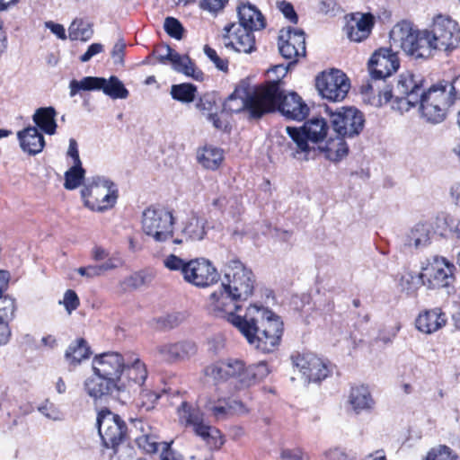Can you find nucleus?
<instances>
[{
	"instance_id": "1",
	"label": "nucleus",
	"mask_w": 460,
	"mask_h": 460,
	"mask_svg": "<svg viewBox=\"0 0 460 460\" xmlns=\"http://www.w3.org/2000/svg\"><path fill=\"white\" fill-rule=\"evenodd\" d=\"M231 291L221 288L209 296V311L235 327L248 343L262 353L275 351L283 334V322L271 310L256 305H250L244 315L237 314L241 300L233 297Z\"/></svg>"
},
{
	"instance_id": "2",
	"label": "nucleus",
	"mask_w": 460,
	"mask_h": 460,
	"mask_svg": "<svg viewBox=\"0 0 460 460\" xmlns=\"http://www.w3.org/2000/svg\"><path fill=\"white\" fill-rule=\"evenodd\" d=\"M425 79L411 71L400 75L394 104L400 113L419 105L420 115L426 121L437 124L444 120L446 111L455 100L460 99V75L451 82L440 81L425 87Z\"/></svg>"
},
{
	"instance_id": "3",
	"label": "nucleus",
	"mask_w": 460,
	"mask_h": 460,
	"mask_svg": "<svg viewBox=\"0 0 460 460\" xmlns=\"http://www.w3.org/2000/svg\"><path fill=\"white\" fill-rule=\"evenodd\" d=\"M125 367V359L119 352L108 351L96 355L92 362L93 376L85 379L84 388L95 402L115 399L119 383Z\"/></svg>"
},
{
	"instance_id": "4",
	"label": "nucleus",
	"mask_w": 460,
	"mask_h": 460,
	"mask_svg": "<svg viewBox=\"0 0 460 460\" xmlns=\"http://www.w3.org/2000/svg\"><path fill=\"white\" fill-rule=\"evenodd\" d=\"M325 111L330 116V124L337 134L335 139H329L323 147H319L324 152L325 157L332 162H339L349 153L346 137L352 138L358 136L365 126V116L356 107L343 106L332 111L328 106Z\"/></svg>"
},
{
	"instance_id": "5",
	"label": "nucleus",
	"mask_w": 460,
	"mask_h": 460,
	"mask_svg": "<svg viewBox=\"0 0 460 460\" xmlns=\"http://www.w3.org/2000/svg\"><path fill=\"white\" fill-rule=\"evenodd\" d=\"M399 66V58L391 49L381 48L376 50L368 61L371 79L361 85V92L366 94L376 93L379 105L392 102L393 110L398 111L394 107L396 101V87L388 84L386 79L396 72Z\"/></svg>"
},
{
	"instance_id": "6",
	"label": "nucleus",
	"mask_w": 460,
	"mask_h": 460,
	"mask_svg": "<svg viewBox=\"0 0 460 460\" xmlns=\"http://www.w3.org/2000/svg\"><path fill=\"white\" fill-rule=\"evenodd\" d=\"M269 372L268 366L264 362L246 367L244 362L238 358L219 360L205 369L206 375L217 381L235 380L237 389H244L255 385L265 378Z\"/></svg>"
},
{
	"instance_id": "7",
	"label": "nucleus",
	"mask_w": 460,
	"mask_h": 460,
	"mask_svg": "<svg viewBox=\"0 0 460 460\" xmlns=\"http://www.w3.org/2000/svg\"><path fill=\"white\" fill-rule=\"evenodd\" d=\"M392 45L398 46L409 57L417 61L432 58L437 48L433 44L428 30L414 29L411 22L402 21L390 31Z\"/></svg>"
},
{
	"instance_id": "8",
	"label": "nucleus",
	"mask_w": 460,
	"mask_h": 460,
	"mask_svg": "<svg viewBox=\"0 0 460 460\" xmlns=\"http://www.w3.org/2000/svg\"><path fill=\"white\" fill-rule=\"evenodd\" d=\"M262 109L265 114L279 111L288 119L302 121L309 114V107L295 92L285 94L279 80L262 85Z\"/></svg>"
},
{
	"instance_id": "9",
	"label": "nucleus",
	"mask_w": 460,
	"mask_h": 460,
	"mask_svg": "<svg viewBox=\"0 0 460 460\" xmlns=\"http://www.w3.org/2000/svg\"><path fill=\"white\" fill-rule=\"evenodd\" d=\"M262 102V85L252 89L242 81L224 102L223 110L230 113L246 111L249 119H260L265 115Z\"/></svg>"
},
{
	"instance_id": "10",
	"label": "nucleus",
	"mask_w": 460,
	"mask_h": 460,
	"mask_svg": "<svg viewBox=\"0 0 460 460\" xmlns=\"http://www.w3.org/2000/svg\"><path fill=\"white\" fill-rule=\"evenodd\" d=\"M81 196L85 207L93 211H103L116 203L118 190L111 180L97 175L87 179Z\"/></svg>"
},
{
	"instance_id": "11",
	"label": "nucleus",
	"mask_w": 460,
	"mask_h": 460,
	"mask_svg": "<svg viewBox=\"0 0 460 460\" xmlns=\"http://www.w3.org/2000/svg\"><path fill=\"white\" fill-rule=\"evenodd\" d=\"M222 287L242 301H246L253 293L255 277L239 259H230L225 266Z\"/></svg>"
},
{
	"instance_id": "12",
	"label": "nucleus",
	"mask_w": 460,
	"mask_h": 460,
	"mask_svg": "<svg viewBox=\"0 0 460 460\" xmlns=\"http://www.w3.org/2000/svg\"><path fill=\"white\" fill-rule=\"evenodd\" d=\"M96 426L102 446L106 448L124 443L132 432L125 420L108 408H102L98 411Z\"/></svg>"
},
{
	"instance_id": "13",
	"label": "nucleus",
	"mask_w": 460,
	"mask_h": 460,
	"mask_svg": "<svg viewBox=\"0 0 460 460\" xmlns=\"http://www.w3.org/2000/svg\"><path fill=\"white\" fill-rule=\"evenodd\" d=\"M174 217L165 208H148L143 212V232L155 242L164 243L173 236Z\"/></svg>"
},
{
	"instance_id": "14",
	"label": "nucleus",
	"mask_w": 460,
	"mask_h": 460,
	"mask_svg": "<svg viewBox=\"0 0 460 460\" xmlns=\"http://www.w3.org/2000/svg\"><path fill=\"white\" fill-rule=\"evenodd\" d=\"M455 265L444 257L434 256L428 264L422 268L420 278L430 289L449 288L453 287L455 278Z\"/></svg>"
},
{
	"instance_id": "15",
	"label": "nucleus",
	"mask_w": 460,
	"mask_h": 460,
	"mask_svg": "<svg viewBox=\"0 0 460 460\" xmlns=\"http://www.w3.org/2000/svg\"><path fill=\"white\" fill-rule=\"evenodd\" d=\"M315 87L319 94L330 102H341L345 99L350 82L348 76L339 69L323 71L315 78Z\"/></svg>"
},
{
	"instance_id": "16",
	"label": "nucleus",
	"mask_w": 460,
	"mask_h": 460,
	"mask_svg": "<svg viewBox=\"0 0 460 460\" xmlns=\"http://www.w3.org/2000/svg\"><path fill=\"white\" fill-rule=\"evenodd\" d=\"M429 33L435 48L439 51H449L456 48L460 41V30L456 21L441 14L433 19Z\"/></svg>"
},
{
	"instance_id": "17",
	"label": "nucleus",
	"mask_w": 460,
	"mask_h": 460,
	"mask_svg": "<svg viewBox=\"0 0 460 460\" xmlns=\"http://www.w3.org/2000/svg\"><path fill=\"white\" fill-rule=\"evenodd\" d=\"M147 377L146 365L139 358H135L132 362H126L123 369L119 388L117 389L115 400L125 403L130 399L131 394L141 388Z\"/></svg>"
},
{
	"instance_id": "18",
	"label": "nucleus",
	"mask_w": 460,
	"mask_h": 460,
	"mask_svg": "<svg viewBox=\"0 0 460 460\" xmlns=\"http://www.w3.org/2000/svg\"><path fill=\"white\" fill-rule=\"evenodd\" d=\"M278 45L280 55L290 59L288 66H293L296 64L298 57L305 56V32L293 27L283 29L279 35Z\"/></svg>"
},
{
	"instance_id": "19",
	"label": "nucleus",
	"mask_w": 460,
	"mask_h": 460,
	"mask_svg": "<svg viewBox=\"0 0 460 460\" xmlns=\"http://www.w3.org/2000/svg\"><path fill=\"white\" fill-rule=\"evenodd\" d=\"M220 275L213 263L205 258L190 260L185 281L198 288H207L217 283Z\"/></svg>"
},
{
	"instance_id": "20",
	"label": "nucleus",
	"mask_w": 460,
	"mask_h": 460,
	"mask_svg": "<svg viewBox=\"0 0 460 460\" xmlns=\"http://www.w3.org/2000/svg\"><path fill=\"white\" fill-rule=\"evenodd\" d=\"M290 358L293 366L297 367L309 382H321L330 374L328 366L312 353H296L293 354Z\"/></svg>"
},
{
	"instance_id": "21",
	"label": "nucleus",
	"mask_w": 460,
	"mask_h": 460,
	"mask_svg": "<svg viewBox=\"0 0 460 460\" xmlns=\"http://www.w3.org/2000/svg\"><path fill=\"white\" fill-rule=\"evenodd\" d=\"M197 348L194 342L180 341L176 342H164L155 346L153 354L162 361L174 363L184 360L194 355Z\"/></svg>"
},
{
	"instance_id": "22",
	"label": "nucleus",
	"mask_w": 460,
	"mask_h": 460,
	"mask_svg": "<svg viewBox=\"0 0 460 460\" xmlns=\"http://www.w3.org/2000/svg\"><path fill=\"white\" fill-rule=\"evenodd\" d=\"M225 46L233 48L237 52L252 53L255 50L254 31L238 27L236 23H230L225 27Z\"/></svg>"
},
{
	"instance_id": "23",
	"label": "nucleus",
	"mask_w": 460,
	"mask_h": 460,
	"mask_svg": "<svg viewBox=\"0 0 460 460\" xmlns=\"http://www.w3.org/2000/svg\"><path fill=\"white\" fill-rule=\"evenodd\" d=\"M165 54L160 58V63L165 64L169 61L173 70L182 73L187 76H190L197 81L204 79V73L195 66L194 62L188 55H180L169 45L164 46Z\"/></svg>"
},
{
	"instance_id": "24",
	"label": "nucleus",
	"mask_w": 460,
	"mask_h": 460,
	"mask_svg": "<svg viewBox=\"0 0 460 460\" xmlns=\"http://www.w3.org/2000/svg\"><path fill=\"white\" fill-rule=\"evenodd\" d=\"M433 234L431 223L419 222L401 237V242L405 249L420 250L430 244Z\"/></svg>"
},
{
	"instance_id": "25",
	"label": "nucleus",
	"mask_w": 460,
	"mask_h": 460,
	"mask_svg": "<svg viewBox=\"0 0 460 460\" xmlns=\"http://www.w3.org/2000/svg\"><path fill=\"white\" fill-rule=\"evenodd\" d=\"M207 219L192 213L185 221L182 222L181 230V238L173 239V243L181 244L184 242L201 241L207 234Z\"/></svg>"
},
{
	"instance_id": "26",
	"label": "nucleus",
	"mask_w": 460,
	"mask_h": 460,
	"mask_svg": "<svg viewBox=\"0 0 460 460\" xmlns=\"http://www.w3.org/2000/svg\"><path fill=\"white\" fill-rule=\"evenodd\" d=\"M374 25L371 14H352L349 21L344 26L347 37L356 42H360L367 39Z\"/></svg>"
},
{
	"instance_id": "27",
	"label": "nucleus",
	"mask_w": 460,
	"mask_h": 460,
	"mask_svg": "<svg viewBox=\"0 0 460 460\" xmlns=\"http://www.w3.org/2000/svg\"><path fill=\"white\" fill-rule=\"evenodd\" d=\"M239 18L238 27L250 31H260L266 27L265 19L261 11L250 3L242 4L237 7Z\"/></svg>"
},
{
	"instance_id": "28",
	"label": "nucleus",
	"mask_w": 460,
	"mask_h": 460,
	"mask_svg": "<svg viewBox=\"0 0 460 460\" xmlns=\"http://www.w3.org/2000/svg\"><path fill=\"white\" fill-rule=\"evenodd\" d=\"M446 323V314L440 308H434L420 313L415 321V325L420 332L431 334L441 329Z\"/></svg>"
},
{
	"instance_id": "29",
	"label": "nucleus",
	"mask_w": 460,
	"mask_h": 460,
	"mask_svg": "<svg viewBox=\"0 0 460 460\" xmlns=\"http://www.w3.org/2000/svg\"><path fill=\"white\" fill-rule=\"evenodd\" d=\"M21 148L29 155H37L45 146L43 135L36 127H28L17 133Z\"/></svg>"
},
{
	"instance_id": "30",
	"label": "nucleus",
	"mask_w": 460,
	"mask_h": 460,
	"mask_svg": "<svg viewBox=\"0 0 460 460\" xmlns=\"http://www.w3.org/2000/svg\"><path fill=\"white\" fill-rule=\"evenodd\" d=\"M286 132L296 145V150L293 153V157L300 158L298 155H303L304 160H308L310 154L315 152V148L309 145V136L301 127H287Z\"/></svg>"
},
{
	"instance_id": "31",
	"label": "nucleus",
	"mask_w": 460,
	"mask_h": 460,
	"mask_svg": "<svg viewBox=\"0 0 460 460\" xmlns=\"http://www.w3.org/2000/svg\"><path fill=\"white\" fill-rule=\"evenodd\" d=\"M136 429L142 433L135 438L138 447L148 454H155L159 450L161 443L157 441V437L150 432L151 428L146 425L141 420H131Z\"/></svg>"
},
{
	"instance_id": "32",
	"label": "nucleus",
	"mask_w": 460,
	"mask_h": 460,
	"mask_svg": "<svg viewBox=\"0 0 460 460\" xmlns=\"http://www.w3.org/2000/svg\"><path fill=\"white\" fill-rule=\"evenodd\" d=\"M56 110L49 107H40L37 109L32 116V120L36 126L48 135H54L57 131Z\"/></svg>"
},
{
	"instance_id": "33",
	"label": "nucleus",
	"mask_w": 460,
	"mask_h": 460,
	"mask_svg": "<svg viewBox=\"0 0 460 460\" xmlns=\"http://www.w3.org/2000/svg\"><path fill=\"white\" fill-rule=\"evenodd\" d=\"M349 402L356 412L370 409L374 400L365 385L352 387L349 396Z\"/></svg>"
},
{
	"instance_id": "34",
	"label": "nucleus",
	"mask_w": 460,
	"mask_h": 460,
	"mask_svg": "<svg viewBox=\"0 0 460 460\" xmlns=\"http://www.w3.org/2000/svg\"><path fill=\"white\" fill-rule=\"evenodd\" d=\"M302 127L309 136L310 141L314 144L323 141L329 130L328 122L322 117H312Z\"/></svg>"
},
{
	"instance_id": "35",
	"label": "nucleus",
	"mask_w": 460,
	"mask_h": 460,
	"mask_svg": "<svg viewBox=\"0 0 460 460\" xmlns=\"http://www.w3.org/2000/svg\"><path fill=\"white\" fill-rule=\"evenodd\" d=\"M101 91L114 100L127 99L129 95V92L125 87L123 82L116 75H111L108 79L102 77Z\"/></svg>"
},
{
	"instance_id": "36",
	"label": "nucleus",
	"mask_w": 460,
	"mask_h": 460,
	"mask_svg": "<svg viewBox=\"0 0 460 460\" xmlns=\"http://www.w3.org/2000/svg\"><path fill=\"white\" fill-rule=\"evenodd\" d=\"M91 354L90 347L84 338L72 342L65 353L66 359L70 365H79L83 359L88 358Z\"/></svg>"
},
{
	"instance_id": "37",
	"label": "nucleus",
	"mask_w": 460,
	"mask_h": 460,
	"mask_svg": "<svg viewBox=\"0 0 460 460\" xmlns=\"http://www.w3.org/2000/svg\"><path fill=\"white\" fill-rule=\"evenodd\" d=\"M93 35L92 23L83 18H75L68 28V38L71 40L87 41Z\"/></svg>"
},
{
	"instance_id": "38",
	"label": "nucleus",
	"mask_w": 460,
	"mask_h": 460,
	"mask_svg": "<svg viewBox=\"0 0 460 460\" xmlns=\"http://www.w3.org/2000/svg\"><path fill=\"white\" fill-rule=\"evenodd\" d=\"M198 161L207 169L216 170L223 161L222 150L217 147H204L198 155Z\"/></svg>"
},
{
	"instance_id": "39",
	"label": "nucleus",
	"mask_w": 460,
	"mask_h": 460,
	"mask_svg": "<svg viewBox=\"0 0 460 460\" xmlns=\"http://www.w3.org/2000/svg\"><path fill=\"white\" fill-rule=\"evenodd\" d=\"M197 87L190 83L173 84L171 87V95L175 101L190 103L196 99Z\"/></svg>"
},
{
	"instance_id": "40",
	"label": "nucleus",
	"mask_w": 460,
	"mask_h": 460,
	"mask_svg": "<svg viewBox=\"0 0 460 460\" xmlns=\"http://www.w3.org/2000/svg\"><path fill=\"white\" fill-rule=\"evenodd\" d=\"M102 77L85 76L81 80L73 79L69 83L70 96L74 97L80 91H101Z\"/></svg>"
},
{
	"instance_id": "41",
	"label": "nucleus",
	"mask_w": 460,
	"mask_h": 460,
	"mask_svg": "<svg viewBox=\"0 0 460 460\" xmlns=\"http://www.w3.org/2000/svg\"><path fill=\"white\" fill-rule=\"evenodd\" d=\"M178 414L180 420L186 425L194 427L203 421L202 412L199 409L193 408L187 402H181L178 408Z\"/></svg>"
},
{
	"instance_id": "42",
	"label": "nucleus",
	"mask_w": 460,
	"mask_h": 460,
	"mask_svg": "<svg viewBox=\"0 0 460 460\" xmlns=\"http://www.w3.org/2000/svg\"><path fill=\"white\" fill-rule=\"evenodd\" d=\"M84 175L85 170L82 164H74L65 172V189L71 190L79 187L84 179Z\"/></svg>"
},
{
	"instance_id": "43",
	"label": "nucleus",
	"mask_w": 460,
	"mask_h": 460,
	"mask_svg": "<svg viewBox=\"0 0 460 460\" xmlns=\"http://www.w3.org/2000/svg\"><path fill=\"white\" fill-rule=\"evenodd\" d=\"M194 432L196 435L202 438L208 443H210V440H213V444L215 447H220L223 445V440L221 439L220 430L212 428L209 425H206L202 422L193 427Z\"/></svg>"
},
{
	"instance_id": "44",
	"label": "nucleus",
	"mask_w": 460,
	"mask_h": 460,
	"mask_svg": "<svg viewBox=\"0 0 460 460\" xmlns=\"http://www.w3.org/2000/svg\"><path fill=\"white\" fill-rule=\"evenodd\" d=\"M196 108L206 118L212 116L213 113L218 111L217 95L214 93H204L198 99L196 102Z\"/></svg>"
},
{
	"instance_id": "45",
	"label": "nucleus",
	"mask_w": 460,
	"mask_h": 460,
	"mask_svg": "<svg viewBox=\"0 0 460 460\" xmlns=\"http://www.w3.org/2000/svg\"><path fill=\"white\" fill-rule=\"evenodd\" d=\"M154 275L146 270H139L132 273L128 277L124 283L125 285L132 289H137L145 285L152 282Z\"/></svg>"
},
{
	"instance_id": "46",
	"label": "nucleus",
	"mask_w": 460,
	"mask_h": 460,
	"mask_svg": "<svg viewBox=\"0 0 460 460\" xmlns=\"http://www.w3.org/2000/svg\"><path fill=\"white\" fill-rule=\"evenodd\" d=\"M425 460H458V456L449 447L439 445L428 452Z\"/></svg>"
},
{
	"instance_id": "47",
	"label": "nucleus",
	"mask_w": 460,
	"mask_h": 460,
	"mask_svg": "<svg viewBox=\"0 0 460 460\" xmlns=\"http://www.w3.org/2000/svg\"><path fill=\"white\" fill-rule=\"evenodd\" d=\"M164 264L170 270L180 271L185 279L190 269V260L185 261L174 254H170L164 259Z\"/></svg>"
},
{
	"instance_id": "48",
	"label": "nucleus",
	"mask_w": 460,
	"mask_h": 460,
	"mask_svg": "<svg viewBox=\"0 0 460 460\" xmlns=\"http://www.w3.org/2000/svg\"><path fill=\"white\" fill-rule=\"evenodd\" d=\"M15 301L10 296L0 297V320L10 323L14 318Z\"/></svg>"
},
{
	"instance_id": "49",
	"label": "nucleus",
	"mask_w": 460,
	"mask_h": 460,
	"mask_svg": "<svg viewBox=\"0 0 460 460\" xmlns=\"http://www.w3.org/2000/svg\"><path fill=\"white\" fill-rule=\"evenodd\" d=\"M165 32L175 40H181L185 31L181 22L174 17H166L164 23Z\"/></svg>"
},
{
	"instance_id": "50",
	"label": "nucleus",
	"mask_w": 460,
	"mask_h": 460,
	"mask_svg": "<svg viewBox=\"0 0 460 460\" xmlns=\"http://www.w3.org/2000/svg\"><path fill=\"white\" fill-rule=\"evenodd\" d=\"M182 321L179 313L166 314L157 319L158 327L162 330H171L177 327Z\"/></svg>"
},
{
	"instance_id": "51",
	"label": "nucleus",
	"mask_w": 460,
	"mask_h": 460,
	"mask_svg": "<svg viewBox=\"0 0 460 460\" xmlns=\"http://www.w3.org/2000/svg\"><path fill=\"white\" fill-rule=\"evenodd\" d=\"M204 53L214 63L215 66L218 70L222 72L228 71V60L221 58L214 49L208 45H205Z\"/></svg>"
},
{
	"instance_id": "52",
	"label": "nucleus",
	"mask_w": 460,
	"mask_h": 460,
	"mask_svg": "<svg viewBox=\"0 0 460 460\" xmlns=\"http://www.w3.org/2000/svg\"><path fill=\"white\" fill-rule=\"evenodd\" d=\"M59 304H63L66 312L70 314L77 309L80 301L77 294L74 290L68 289L65 292L63 301H59Z\"/></svg>"
},
{
	"instance_id": "53",
	"label": "nucleus",
	"mask_w": 460,
	"mask_h": 460,
	"mask_svg": "<svg viewBox=\"0 0 460 460\" xmlns=\"http://www.w3.org/2000/svg\"><path fill=\"white\" fill-rule=\"evenodd\" d=\"M229 0H200L199 7L212 14L221 12Z\"/></svg>"
},
{
	"instance_id": "54",
	"label": "nucleus",
	"mask_w": 460,
	"mask_h": 460,
	"mask_svg": "<svg viewBox=\"0 0 460 460\" xmlns=\"http://www.w3.org/2000/svg\"><path fill=\"white\" fill-rule=\"evenodd\" d=\"M278 7L285 18L288 19L290 22L293 24H296L298 22V15L291 3L283 0L279 3Z\"/></svg>"
},
{
	"instance_id": "55",
	"label": "nucleus",
	"mask_w": 460,
	"mask_h": 460,
	"mask_svg": "<svg viewBox=\"0 0 460 460\" xmlns=\"http://www.w3.org/2000/svg\"><path fill=\"white\" fill-rule=\"evenodd\" d=\"M111 448L113 450V454L117 456L118 460H131L136 453L134 447L123 443Z\"/></svg>"
},
{
	"instance_id": "56",
	"label": "nucleus",
	"mask_w": 460,
	"mask_h": 460,
	"mask_svg": "<svg viewBox=\"0 0 460 460\" xmlns=\"http://www.w3.org/2000/svg\"><path fill=\"white\" fill-rule=\"evenodd\" d=\"M126 44L123 40H118L111 50V58L114 65L124 66Z\"/></svg>"
},
{
	"instance_id": "57",
	"label": "nucleus",
	"mask_w": 460,
	"mask_h": 460,
	"mask_svg": "<svg viewBox=\"0 0 460 460\" xmlns=\"http://www.w3.org/2000/svg\"><path fill=\"white\" fill-rule=\"evenodd\" d=\"M160 454L161 460H182L183 456L172 448V442H162Z\"/></svg>"
},
{
	"instance_id": "58",
	"label": "nucleus",
	"mask_w": 460,
	"mask_h": 460,
	"mask_svg": "<svg viewBox=\"0 0 460 460\" xmlns=\"http://www.w3.org/2000/svg\"><path fill=\"white\" fill-rule=\"evenodd\" d=\"M141 398L143 400L141 406L146 411H149L154 408V405L159 400L160 395L155 392L146 390L141 392Z\"/></svg>"
},
{
	"instance_id": "59",
	"label": "nucleus",
	"mask_w": 460,
	"mask_h": 460,
	"mask_svg": "<svg viewBox=\"0 0 460 460\" xmlns=\"http://www.w3.org/2000/svg\"><path fill=\"white\" fill-rule=\"evenodd\" d=\"M280 457L283 460H308V456L300 448L283 449Z\"/></svg>"
},
{
	"instance_id": "60",
	"label": "nucleus",
	"mask_w": 460,
	"mask_h": 460,
	"mask_svg": "<svg viewBox=\"0 0 460 460\" xmlns=\"http://www.w3.org/2000/svg\"><path fill=\"white\" fill-rule=\"evenodd\" d=\"M103 45L101 43L91 44L84 54L80 57V61L83 63L88 62L93 57L102 52Z\"/></svg>"
},
{
	"instance_id": "61",
	"label": "nucleus",
	"mask_w": 460,
	"mask_h": 460,
	"mask_svg": "<svg viewBox=\"0 0 460 460\" xmlns=\"http://www.w3.org/2000/svg\"><path fill=\"white\" fill-rule=\"evenodd\" d=\"M122 264L123 262L119 258L111 257L108 258L105 262L97 265V268L102 275L103 272L117 269Z\"/></svg>"
},
{
	"instance_id": "62",
	"label": "nucleus",
	"mask_w": 460,
	"mask_h": 460,
	"mask_svg": "<svg viewBox=\"0 0 460 460\" xmlns=\"http://www.w3.org/2000/svg\"><path fill=\"white\" fill-rule=\"evenodd\" d=\"M205 407L217 420H225L229 413L227 406L210 405V403H208Z\"/></svg>"
},
{
	"instance_id": "63",
	"label": "nucleus",
	"mask_w": 460,
	"mask_h": 460,
	"mask_svg": "<svg viewBox=\"0 0 460 460\" xmlns=\"http://www.w3.org/2000/svg\"><path fill=\"white\" fill-rule=\"evenodd\" d=\"M76 271L79 275H81L82 277H84L88 279H92L101 276L99 269L97 268V265H88L85 267H80V268L76 269Z\"/></svg>"
},
{
	"instance_id": "64",
	"label": "nucleus",
	"mask_w": 460,
	"mask_h": 460,
	"mask_svg": "<svg viewBox=\"0 0 460 460\" xmlns=\"http://www.w3.org/2000/svg\"><path fill=\"white\" fill-rule=\"evenodd\" d=\"M325 456L329 460H353V457L349 458L347 453L340 447L330 449Z\"/></svg>"
}]
</instances>
